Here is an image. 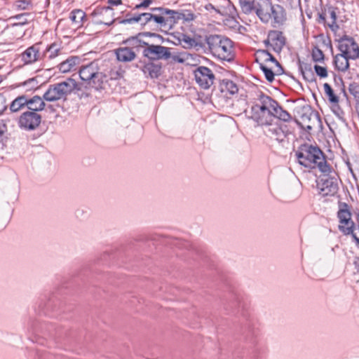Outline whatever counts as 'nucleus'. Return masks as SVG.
<instances>
[{"label":"nucleus","mask_w":359,"mask_h":359,"mask_svg":"<svg viewBox=\"0 0 359 359\" xmlns=\"http://www.w3.org/2000/svg\"><path fill=\"white\" fill-rule=\"evenodd\" d=\"M248 118L257 122L258 125L270 124L275 118L285 122L291 120V115L283 109L279 104L270 96L260 92L255 98Z\"/></svg>","instance_id":"nucleus-1"},{"label":"nucleus","mask_w":359,"mask_h":359,"mask_svg":"<svg viewBox=\"0 0 359 359\" xmlns=\"http://www.w3.org/2000/svg\"><path fill=\"white\" fill-rule=\"evenodd\" d=\"M239 6L245 14H256L263 23L271 20L274 24L282 25L286 20L284 8L273 4L271 0H239Z\"/></svg>","instance_id":"nucleus-2"},{"label":"nucleus","mask_w":359,"mask_h":359,"mask_svg":"<svg viewBox=\"0 0 359 359\" xmlns=\"http://www.w3.org/2000/svg\"><path fill=\"white\" fill-rule=\"evenodd\" d=\"M295 156L299 163L306 168H318L321 172L330 170L325 154L318 146L307 143L301 144L295 151Z\"/></svg>","instance_id":"nucleus-3"},{"label":"nucleus","mask_w":359,"mask_h":359,"mask_svg":"<svg viewBox=\"0 0 359 359\" xmlns=\"http://www.w3.org/2000/svg\"><path fill=\"white\" fill-rule=\"evenodd\" d=\"M205 43L218 58L228 62L233 60V42L231 39L222 35L210 34L205 36Z\"/></svg>","instance_id":"nucleus-4"},{"label":"nucleus","mask_w":359,"mask_h":359,"mask_svg":"<svg viewBox=\"0 0 359 359\" xmlns=\"http://www.w3.org/2000/svg\"><path fill=\"white\" fill-rule=\"evenodd\" d=\"M80 89L79 84L74 79L68 78L65 81L50 84L43 97L48 102L66 100L69 95Z\"/></svg>","instance_id":"nucleus-5"},{"label":"nucleus","mask_w":359,"mask_h":359,"mask_svg":"<svg viewBox=\"0 0 359 359\" xmlns=\"http://www.w3.org/2000/svg\"><path fill=\"white\" fill-rule=\"evenodd\" d=\"M79 76L89 86L100 90L104 88V84L107 82V74L101 71L97 62L93 61L87 65L80 67Z\"/></svg>","instance_id":"nucleus-6"},{"label":"nucleus","mask_w":359,"mask_h":359,"mask_svg":"<svg viewBox=\"0 0 359 359\" xmlns=\"http://www.w3.org/2000/svg\"><path fill=\"white\" fill-rule=\"evenodd\" d=\"M331 170L323 174L316 180L319 194L323 196H334L339 190L338 178L335 173L330 175Z\"/></svg>","instance_id":"nucleus-7"},{"label":"nucleus","mask_w":359,"mask_h":359,"mask_svg":"<svg viewBox=\"0 0 359 359\" xmlns=\"http://www.w3.org/2000/svg\"><path fill=\"white\" fill-rule=\"evenodd\" d=\"M267 128L264 133L266 136L279 143L284 144L287 141V135L291 134V131L285 124H266Z\"/></svg>","instance_id":"nucleus-8"},{"label":"nucleus","mask_w":359,"mask_h":359,"mask_svg":"<svg viewBox=\"0 0 359 359\" xmlns=\"http://www.w3.org/2000/svg\"><path fill=\"white\" fill-rule=\"evenodd\" d=\"M41 118L42 117L39 113L27 111L20 116L18 123L22 129L34 130L39 126Z\"/></svg>","instance_id":"nucleus-9"},{"label":"nucleus","mask_w":359,"mask_h":359,"mask_svg":"<svg viewBox=\"0 0 359 359\" xmlns=\"http://www.w3.org/2000/svg\"><path fill=\"white\" fill-rule=\"evenodd\" d=\"M338 48L348 58L355 60L359 57V46L352 37L344 36L340 39Z\"/></svg>","instance_id":"nucleus-10"},{"label":"nucleus","mask_w":359,"mask_h":359,"mask_svg":"<svg viewBox=\"0 0 359 359\" xmlns=\"http://www.w3.org/2000/svg\"><path fill=\"white\" fill-rule=\"evenodd\" d=\"M194 73L195 80L201 88L208 89L213 84L215 77L210 69L200 66L194 70Z\"/></svg>","instance_id":"nucleus-11"},{"label":"nucleus","mask_w":359,"mask_h":359,"mask_svg":"<svg viewBox=\"0 0 359 359\" xmlns=\"http://www.w3.org/2000/svg\"><path fill=\"white\" fill-rule=\"evenodd\" d=\"M143 55L150 60H168L171 57L170 48L160 45L149 44L143 50Z\"/></svg>","instance_id":"nucleus-12"},{"label":"nucleus","mask_w":359,"mask_h":359,"mask_svg":"<svg viewBox=\"0 0 359 359\" xmlns=\"http://www.w3.org/2000/svg\"><path fill=\"white\" fill-rule=\"evenodd\" d=\"M155 37L157 38L160 41L163 42V38L159 34L151 33L149 32H140L137 35L128 38L123 41V43L128 45L129 47L133 48H138L140 47H148L149 44L148 42L143 40L144 37Z\"/></svg>","instance_id":"nucleus-13"},{"label":"nucleus","mask_w":359,"mask_h":359,"mask_svg":"<svg viewBox=\"0 0 359 359\" xmlns=\"http://www.w3.org/2000/svg\"><path fill=\"white\" fill-rule=\"evenodd\" d=\"M269 37L271 41V48L276 53H280L285 45L286 39L282 32L271 30L269 32Z\"/></svg>","instance_id":"nucleus-14"},{"label":"nucleus","mask_w":359,"mask_h":359,"mask_svg":"<svg viewBox=\"0 0 359 359\" xmlns=\"http://www.w3.org/2000/svg\"><path fill=\"white\" fill-rule=\"evenodd\" d=\"M22 60L26 64L33 63L40 60L42 55L40 53V44L36 43L27 48L22 53Z\"/></svg>","instance_id":"nucleus-15"},{"label":"nucleus","mask_w":359,"mask_h":359,"mask_svg":"<svg viewBox=\"0 0 359 359\" xmlns=\"http://www.w3.org/2000/svg\"><path fill=\"white\" fill-rule=\"evenodd\" d=\"M180 38L177 41L178 43H181V46L186 49L194 48L196 50H199L205 46L204 43L196 37H191L184 33L182 35H179Z\"/></svg>","instance_id":"nucleus-16"},{"label":"nucleus","mask_w":359,"mask_h":359,"mask_svg":"<svg viewBox=\"0 0 359 359\" xmlns=\"http://www.w3.org/2000/svg\"><path fill=\"white\" fill-rule=\"evenodd\" d=\"M164 12L165 28H172V26L180 20V12L168 8L159 9Z\"/></svg>","instance_id":"nucleus-17"},{"label":"nucleus","mask_w":359,"mask_h":359,"mask_svg":"<svg viewBox=\"0 0 359 359\" xmlns=\"http://www.w3.org/2000/svg\"><path fill=\"white\" fill-rule=\"evenodd\" d=\"M81 59L79 56H70L58 65L59 70L62 73L74 71L80 64Z\"/></svg>","instance_id":"nucleus-18"},{"label":"nucleus","mask_w":359,"mask_h":359,"mask_svg":"<svg viewBox=\"0 0 359 359\" xmlns=\"http://www.w3.org/2000/svg\"><path fill=\"white\" fill-rule=\"evenodd\" d=\"M43 97H41L40 96L35 95L32 98H28L27 97V107L29 109V111H34L38 113L43 110L46 108V103L44 102Z\"/></svg>","instance_id":"nucleus-19"},{"label":"nucleus","mask_w":359,"mask_h":359,"mask_svg":"<svg viewBox=\"0 0 359 359\" xmlns=\"http://www.w3.org/2000/svg\"><path fill=\"white\" fill-rule=\"evenodd\" d=\"M116 58L118 61L127 62L133 60L136 54L130 47H121L116 50Z\"/></svg>","instance_id":"nucleus-20"},{"label":"nucleus","mask_w":359,"mask_h":359,"mask_svg":"<svg viewBox=\"0 0 359 359\" xmlns=\"http://www.w3.org/2000/svg\"><path fill=\"white\" fill-rule=\"evenodd\" d=\"M142 70L147 76H149L151 79H156L161 75V65L148 62L142 67Z\"/></svg>","instance_id":"nucleus-21"},{"label":"nucleus","mask_w":359,"mask_h":359,"mask_svg":"<svg viewBox=\"0 0 359 359\" xmlns=\"http://www.w3.org/2000/svg\"><path fill=\"white\" fill-rule=\"evenodd\" d=\"M158 9H164L163 7H156L151 8V11L153 13H151L149 18H151V22H155L158 27L159 28H165V18H164V12L158 10Z\"/></svg>","instance_id":"nucleus-22"},{"label":"nucleus","mask_w":359,"mask_h":359,"mask_svg":"<svg viewBox=\"0 0 359 359\" xmlns=\"http://www.w3.org/2000/svg\"><path fill=\"white\" fill-rule=\"evenodd\" d=\"M69 19L77 28L83 26V21L87 20L86 13L80 9L73 10L69 14Z\"/></svg>","instance_id":"nucleus-23"},{"label":"nucleus","mask_w":359,"mask_h":359,"mask_svg":"<svg viewBox=\"0 0 359 359\" xmlns=\"http://www.w3.org/2000/svg\"><path fill=\"white\" fill-rule=\"evenodd\" d=\"M348 60H350V58H348V57H346L344 54H337L334 57L333 63L334 65L335 68L338 71L344 72L349 67Z\"/></svg>","instance_id":"nucleus-24"},{"label":"nucleus","mask_w":359,"mask_h":359,"mask_svg":"<svg viewBox=\"0 0 359 359\" xmlns=\"http://www.w3.org/2000/svg\"><path fill=\"white\" fill-rule=\"evenodd\" d=\"M27 96L20 95L17 97L10 104L9 109L11 112H18L27 106Z\"/></svg>","instance_id":"nucleus-25"},{"label":"nucleus","mask_w":359,"mask_h":359,"mask_svg":"<svg viewBox=\"0 0 359 359\" xmlns=\"http://www.w3.org/2000/svg\"><path fill=\"white\" fill-rule=\"evenodd\" d=\"M355 223L352 220L351 217H349L348 219H346L345 221L339 222V229L344 235H350L353 234V231L355 229Z\"/></svg>","instance_id":"nucleus-26"},{"label":"nucleus","mask_w":359,"mask_h":359,"mask_svg":"<svg viewBox=\"0 0 359 359\" xmlns=\"http://www.w3.org/2000/svg\"><path fill=\"white\" fill-rule=\"evenodd\" d=\"M349 217H351V212L348 205L344 202H339V210L337 212L339 222L345 221Z\"/></svg>","instance_id":"nucleus-27"},{"label":"nucleus","mask_w":359,"mask_h":359,"mask_svg":"<svg viewBox=\"0 0 359 359\" xmlns=\"http://www.w3.org/2000/svg\"><path fill=\"white\" fill-rule=\"evenodd\" d=\"M337 8L333 6H329L325 10V13L329 14L330 22H328V25L332 30L339 28V26L337 25Z\"/></svg>","instance_id":"nucleus-28"},{"label":"nucleus","mask_w":359,"mask_h":359,"mask_svg":"<svg viewBox=\"0 0 359 359\" xmlns=\"http://www.w3.org/2000/svg\"><path fill=\"white\" fill-rule=\"evenodd\" d=\"M325 94L327 96L329 102L333 104H337L339 102V97L334 93L332 88L327 83H324L323 85Z\"/></svg>","instance_id":"nucleus-29"},{"label":"nucleus","mask_w":359,"mask_h":359,"mask_svg":"<svg viewBox=\"0 0 359 359\" xmlns=\"http://www.w3.org/2000/svg\"><path fill=\"white\" fill-rule=\"evenodd\" d=\"M228 91L230 94H235L238 92V88L235 83L230 80H223L222 84V91Z\"/></svg>","instance_id":"nucleus-30"},{"label":"nucleus","mask_w":359,"mask_h":359,"mask_svg":"<svg viewBox=\"0 0 359 359\" xmlns=\"http://www.w3.org/2000/svg\"><path fill=\"white\" fill-rule=\"evenodd\" d=\"M270 53L267 50H258L255 55V61L260 66V63L264 64L268 62L269 56Z\"/></svg>","instance_id":"nucleus-31"},{"label":"nucleus","mask_w":359,"mask_h":359,"mask_svg":"<svg viewBox=\"0 0 359 359\" xmlns=\"http://www.w3.org/2000/svg\"><path fill=\"white\" fill-rule=\"evenodd\" d=\"M46 52L48 54V58L53 59L60 54V48L56 43H52L47 47Z\"/></svg>","instance_id":"nucleus-32"},{"label":"nucleus","mask_w":359,"mask_h":359,"mask_svg":"<svg viewBox=\"0 0 359 359\" xmlns=\"http://www.w3.org/2000/svg\"><path fill=\"white\" fill-rule=\"evenodd\" d=\"M324 53L318 47H314L312 50V59L316 62H323L324 61Z\"/></svg>","instance_id":"nucleus-33"},{"label":"nucleus","mask_w":359,"mask_h":359,"mask_svg":"<svg viewBox=\"0 0 359 359\" xmlns=\"http://www.w3.org/2000/svg\"><path fill=\"white\" fill-rule=\"evenodd\" d=\"M259 68L264 74L266 79L269 82H272L274 80V73L271 70V69L268 68L266 66L264 65V64L260 63Z\"/></svg>","instance_id":"nucleus-34"},{"label":"nucleus","mask_w":359,"mask_h":359,"mask_svg":"<svg viewBox=\"0 0 359 359\" xmlns=\"http://www.w3.org/2000/svg\"><path fill=\"white\" fill-rule=\"evenodd\" d=\"M20 86L27 88V90H36L39 87V83L36 78H31L23 82Z\"/></svg>","instance_id":"nucleus-35"},{"label":"nucleus","mask_w":359,"mask_h":359,"mask_svg":"<svg viewBox=\"0 0 359 359\" xmlns=\"http://www.w3.org/2000/svg\"><path fill=\"white\" fill-rule=\"evenodd\" d=\"M348 90L353 97L359 101V84L353 82L349 85Z\"/></svg>","instance_id":"nucleus-36"},{"label":"nucleus","mask_w":359,"mask_h":359,"mask_svg":"<svg viewBox=\"0 0 359 359\" xmlns=\"http://www.w3.org/2000/svg\"><path fill=\"white\" fill-rule=\"evenodd\" d=\"M142 22V17L141 13L138 15H135L130 18H127L126 19H123L121 21V23L122 24H132L134 22Z\"/></svg>","instance_id":"nucleus-37"},{"label":"nucleus","mask_w":359,"mask_h":359,"mask_svg":"<svg viewBox=\"0 0 359 359\" xmlns=\"http://www.w3.org/2000/svg\"><path fill=\"white\" fill-rule=\"evenodd\" d=\"M314 70L316 74L320 78H325L327 76V70L325 67L316 65H314Z\"/></svg>","instance_id":"nucleus-38"},{"label":"nucleus","mask_w":359,"mask_h":359,"mask_svg":"<svg viewBox=\"0 0 359 359\" xmlns=\"http://www.w3.org/2000/svg\"><path fill=\"white\" fill-rule=\"evenodd\" d=\"M195 18V15L190 11L180 12V20L189 22L194 20Z\"/></svg>","instance_id":"nucleus-39"},{"label":"nucleus","mask_w":359,"mask_h":359,"mask_svg":"<svg viewBox=\"0 0 359 359\" xmlns=\"http://www.w3.org/2000/svg\"><path fill=\"white\" fill-rule=\"evenodd\" d=\"M30 4V1L27 0H18L15 2V7L20 10H25L28 8Z\"/></svg>","instance_id":"nucleus-40"},{"label":"nucleus","mask_w":359,"mask_h":359,"mask_svg":"<svg viewBox=\"0 0 359 359\" xmlns=\"http://www.w3.org/2000/svg\"><path fill=\"white\" fill-rule=\"evenodd\" d=\"M179 35H182V33L180 32H175L172 33L169 35V37L167 39L168 42H170L175 45H180L181 43H178L177 41H180L178 38H180Z\"/></svg>","instance_id":"nucleus-41"},{"label":"nucleus","mask_w":359,"mask_h":359,"mask_svg":"<svg viewBox=\"0 0 359 359\" xmlns=\"http://www.w3.org/2000/svg\"><path fill=\"white\" fill-rule=\"evenodd\" d=\"M268 62H271L276 65V66L278 68L277 70V74H280L283 72V69L279 62L271 55L269 56Z\"/></svg>","instance_id":"nucleus-42"},{"label":"nucleus","mask_w":359,"mask_h":359,"mask_svg":"<svg viewBox=\"0 0 359 359\" xmlns=\"http://www.w3.org/2000/svg\"><path fill=\"white\" fill-rule=\"evenodd\" d=\"M7 132V126L4 120L0 121V142H1L5 137V134Z\"/></svg>","instance_id":"nucleus-43"},{"label":"nucleus","mask_w":359,"mask_h":359,"mask_svg":"<svg viewBox=\"0 0 359 359\" xmlns=\"http://www.w3.org/2000/svg\"><path fill=\"white\" fill-rule=\"evenodd\" d=\"M149 15H151V13H141V17H142V22H141V24L142 25H147L149 22H151V18H149Z\"/></svg>","instance_id":"nucleus-44"},{"label":"nucleus","mask_w":359,"mask_h":359,"mask_svg":"<svg viewBox=\"0 0 359 359\" xmlns=\"http://www.w3.org/2000/svg\"><path fill=\"white\" fill-rule=\"evenodd\" d=\"M107 76V80L108 79H117L121 76V74L118 73L117 71L110 70L108 73L104 72Z\"/></svg>","instance_id":"nucleus-45"},{"label":"nucleus","mask_w":359,"mask_h":359,"mask_svg":"<svg viewBox=\"0 0 359 359\" xmlns=\"http://www.w3.org/2000/svg\"><path fill=\"white\" fill-rule=\"evenodd\" d=\"M7 109L6 104V98L2 95H0V115Z\"/></svg>","instance_id":"nucleus-46"},{"label":"nucleus","mask_w":359,"mask_h":359,"mask_svg":"<svg viewBox=\"0 0 359 359\" xmlns=\"http://www.w3.org/2000/svg\"><path fill=\"white\" fill-rule=\"evenodd\" d=\"M152 2H153V0H144L140 4H137L135 6L134 9H140V8H147Z\"/></svg>","instance_id":"nucleus-47"},{"label":"nucleus","mask_w":359,"mask_h":359,"mask_svg":"<svg viewBox=\"0 0 359 359\" xmlns=\"http://www.w3.org/2000/svg\"><path fill=\"white\" fill-rule=\"evenodd\" d=\"M205 9L208 11H210V12H212V11H214L215 12H216L217 13H219L221 14V12L219 11V9L216 8L212 4H207L205 6H204Z\"/></svg>","instance_id":"nucleus-48"},{"label":"nucleus","mask_w":359,"mask_h":359,"mask_svg":"<svg viewBox=\"0 0 359 359\" xmlns=\"http://www.w3.org/2000/svg\"><path fill=\"white\" fill-rule=\"evenodd\" d=\"M333 112L339 117L341 116V114H343L342 110L339 107L338 103L337 104H333Z\"/></svg>","instance_id":"nucleus-49"},{"label":"nucleus","mask_w":359,"mask_h":359,"mask_svg":"<svg viewBox=\"0 0 359 359\" xmlns=\"http://www.w3.org/2000/svg\"><path fill=\"white\" fill-rule=\"evenodd\" d=\"M101 13H107V14H109V15L113 16L114 13V10L111 7L107 6V7H104L102 8Z\"/></svg>","instance_id":"nucleus-50"},{"label":"nucleus","mask_w":359,"mask_h":359,"mask_svg":"<svg viewBox=\"0 0 359 359\" xmlns=\"http://www.w3.org/2000/svg\"><path fill=\"white\" fill-rule=\"evenodd\" d=\"M108 4L111 6H118L122 4L121 0H108Z\"/></svg>","instance_id":"nucleus-51"},{"label":"nucleus","mask_w":359,"mask_h":359,"mask_svg":"<svg viewBox=\"0 0 359 359\" xmlns=\"http://www.w3.org/2000/svg\"><path fill=\"white\" fill-rule=\"evenodd\" d=\"M114 20H110L109 22H103V21L99 20V21H97L96 23L98 24V25L104 24L105 25L110 26V25H111L114 23Z\"/></svg>","instance_id":"nucleus-52"},{"label":"nucleus","mask_w":359,"mask_h":359,"mask_svg":"<svg viewBox=\"0 0 359 359\" xmlns=\"http://www.w3.org/2000/svg\"><path fill=\"white\" fill-rule=\"evenodd\" d=\"M44 109L48 110L50 112H55V109L54 106L51 104H46V108Z\"/></svg>","instance_id":"nucleus-53"},{"label":"nucleus","mask_w":359,"mask_h":359,"mask_svg":"<svg viewBox=\"0 0 359 359\" xmlns=\"http://www.w3.org/2000/svg\"><path fill=\"white\" fill-rule=\"evenodd\" d=\"M264 43L266 47H271V39L268 36L266 40L264 41Z\"/></svg>","instance_id":"nucleus-54"},{"label":"nucleus","mask_w":359,"mask_h":359,"mask_svg":"<svg viewBox=\"0 0 359 359\" xmlns=\"http://www.w3.org/2000/svg\"><path fill=\"white\" fill-rule=\"evenodd\" d=\"M326 14L327 13H325V11L323 12L322 13L319 14V18H320L321 22H325Z\"/></svg>","instance_id":"nucleus-55"},{"label":"nucleus","mask_w":359,"mask_h":359,"mask_svg":"<svg viewBox=\"0 0 359 359\" xmlns=\"http://www.w3.org/2000/svg\"><path fill=\"white\" fill-rule=\"evenodd\" d=\"M354 264H355V268L357 269L358 271H359V258H357L355 262H354Z\"/></svg>","instance_id":"nucleus-56"},{"label":"nucleus","mask_w":359,"mask_h":359,"mask_svg":"<svg viewBox=\"0 0 359 359\" xmlns=\"http://www.w3.org/2000/svg\"><path fill=\"white\" fill-rule=\"evenodd\" d=\"M352 236V237L353 238V239L355 240V243L357 244H359V238H358L356 236V235L353 232V234H351Z\"/></svg>","instance_id":"nucleus-57"},{"label":"nucleus","mask_w":359,"mask_h":359,"mask_svg":"<svg viewBox=\"0 0 359 359\" xmlns=\"http://www.w3.org/2000/svg\"><path fill=\"white\" fill-rule=\"evenodd\" d=\"M27 15V13L20 14L15 15L14 18L17 20H20V18H22L25 15Z\"/></svg>","instance_id":"nucleus-58"}]
</instances>
